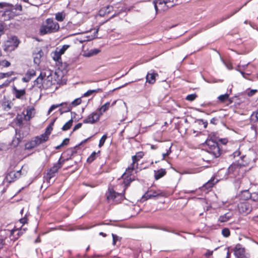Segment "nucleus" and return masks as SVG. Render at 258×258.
<instances>
[{"instance_id":"obj_1","label":"nucleus","mask_w":258,"mask_h":258,"mask_svg":"<svg viewBox=\"0 0 258 258\" xmlns=\"http://www.w3.org/2000/svg\"><path fill=\"white\" fill-rule=\"evenodd\" d=\"M241 160V163L238 161L237 163H234L228 167L227 173L229 177L239 179L244 176L247 171L249 162L245 156H242Z\"/></svg>"},{"instance_id":"obj_2","label":"nucleus","mask_w":258,"mask_h":258,"mask_svg":"<svg viewBox=\"0 0 258 258\" xmlns=\"http://www.w3.org/2000/svg\"><path fill=\"white\" fill-rule=\"evenodd\" d=\"M206 150L212 154L214 158L219 157L222 152L218 143V137L214 133H212L208 135L204 144Z\"/></svg>"},{"instance_id":"obj_3","label":"nucleus","mask_w":258,"mask_h":258,"mask_svg":"<svg viewBox=\"0 0 258 258\" xmlns=\"http://www.w3.org/2000/svg\"><path fill=\"white\" fill-rule=\"evenodd\" d=\"M23 7L21 4H17L15 5L10 4L4 11H0V19L3 21H8L21 15Z\"/></svg>"},{"instance_id":"obj_4","label":"nucleus","mask_w":258,"mask_h":258,"mask_svg":"<svg viewBox=\"0 0 258 258\" xmlns=\"http://www.w3.org/2000/svg\"><path fill=\"white\" fill-rule=\"evenodd\" d=\"M59 29V24L55 22L52 18H47L40 26L39 32L40 35L55 33Z\"/></svg>"},{"instance_id":"obj_5","label":"nucleus","mask_w":258,"mask_h":258,"mask_svg":"<svg viewBox=\"0 0 258 258\" xmlns=\"http://www.w3.org/2000/svg\"><path fill=\"white\" fill-rule=\"evenodd\" d=\"M19 43V40L16 36L9 37L4 43V50L6 52L12 51L18 46Z\"/></svg>"},{"instance_id":"obj_6","label":"nucleus","mask_w":258,"mask_h":258,"mask_svg":"<svg viewBox=\"0 0 258 258\" xmlns=\"http://www.w3.org/2000/svg\"><path fill=\"white\" fill-rule=\"evenodd\" d=\"M51 85V82L48 78H45V76H42V73L34 81V85L41 89H47L50 87Z\"/></svg>"},{"instance_id":"obj_7","label":"nucleus","mask_w":258,"mask_h":258,"mask_svg":"<svg viewBox=\"0 0 258 258\" xmlns=\"http://www.w3.org/2000/svg\"><path fill=\"white\" fill-rule=\"evenodd\" d=\"M60 107L58 109V111L60 114H62L63 113L68 112L72 110V107L70 103L67 102H62L60 104H53L49 108L47 114H50V113L55 109Z\"/></svg>"},{"instance_id":"obj_8","label":"nucleus","mask_w":258,"mask_h":258,"mask_svg":"<svg viewBox=\"0 0 258 258\" xmlns=\"http://www.w3.org/2000/svg\"><path fill=\"white\" fill-rule=\"evenodd\" d=\"M237 208L239 213L244 215L249 214L252 210V205L247 200H245L238 203Z\"/></svg>"},{"instance_id":"obj_9","label":"nucleus","mask_w":258,"mask_h":258,"mask_svg":"<svg viewBox=\"0 0 258 258\" xmlns=\"http://www.w3.org/2000/svg\"><path fill=\"white\" fill-rule=\"evenodd\" d=\"M61 156H60L57 162L54 163L53 166L51 167L48 171L47 176L49 179L54 177L55 176V174L58 172V170L62 166L65 160H61Z\"/></svg>"},{"instance_id":"obj_10","label":"nucleus","mask_w":258,"mask_h":258,"mask_svg":"<svg viewBox=\"0 0 258 258\" xmlns=\"http://www.w3.org/2000/svg\"><path fill=\"white\" fill-rule=\"evenodd\" d=\"M166 193L160 189L154 190L153 189H149L143 196V198L146 200L159 198V197H166Z\"/></svg>"},{"instance_id":"obj_11","label":"nucleus","mask_w":258,"mask_h":258,"mask_svg":"<svg viewBox=\"0 0 258 258\" xmlns=\"http://www.w3.org/2000/svg\"><path fill=\"white\" fill-rule=\"evenodd\" d=\"M233 252L236 258H244L245 257V248L240 243L235 245L233 249Z\"/></svg>"},{"instance_id":"obj_12","label":"nucleus","mask_w":258,"mask_h":258,"mask_svg":"<svg viewBox=\"0 0 258 258\" xmlns=\"http://www.w3.org/2000/svg\"><path fill=\"white\" fill-rule=\"evenodd\" d=\"M21 170L17 171H12L7 173L6 176V179L8 182L11 183L19 178L21 176Z\"/></svg>"},{"instance_id":"obj_13","label":"nucleus","mask_w":258,"mask_h":258,"mask_svg":"<svg viewBox=\"0 0 258 258\" xmlns=\"http://www.w3.org/2000/svg\"><path fill=\"white\" fill-rule=\"evenodd\" d=\"M51 130H45L44 134L34 138L38 145L48 140L49 137L51 134Z\"/></svg>"},{"instance_id":"obj_14","label":"nucleus","mask_w":258,"mask_h":258,"mask_svg":"<svg viewBox=\"0 0 258 258\" xmlns=\"http://www.w3.org/2000/svg\"><path fill=\"white\" fill-rule=\"evenodd\" d=\"M16 134L15 138L12 141V145L14 147H17L21 142L24 138L23 130H15Z\"/></svg>"},{"instance_id":"obj_15","label":"nucleus","mask_w":258,"mask_h":258,"mask_svg":"<svg viewBox=\"0 0 258 258\" xmlns=\"http://www.w3.org/2000/svg\"><path fill=\"white\" fill-rule=\"evenodd\" d=\"M118 197H121L120 194L115 192L113 188L109 187L108 191L106 192V197L108 202L110 201H116V198Z\"/></svg>"},{"instance_id":"obj_16","label":"nucleus","mask_w":258,"mask_h":258,"mask_svg":"<svg viewBox=\"0 0 258 258\" xmlns=\"http://www.w3.org/2000/svg\"><path fill=\"white\" fill-rule=\"evenodd\" d=\"M101 114L97 112H93L84 120V123H93L99 119Z\"/></svg>"},{"instance_id":"obj_17","label":"nucleus","mask_w":258,"mask_h":258,"mask_svg":"<svg viewBox=\"0 0 258 258\" xmlns=\"http://www.w3.org/2000/svg\"><path fill=\"white\" fill-rule=\"evenodd\" d=\"M35 108L33 106H28L26 108V113L24 112V119L28 121L33 117L35 115Z\"/></svg>"},{"instance_id":"obj_18","label":"nucleus","mask_w":258,"mask_h":258,"mask_svg":"<svg viewBox=\"0 0 258 258\" xmlns=\"http://www.w3.org/2000/svg\"><path fill=\"white\" fill-rule=\"evenodd\" d=\"M13 93L17 99H23L26 94V91L25 89H18L16 87H14Z\"/></svg>"},{"instance_id":"obj_19","label":"nucleus","mask_w":258,"mask_h":258,"mask_svg":"<svg viewBox=\"0 0 258 258\" xmlns=\"http://www.w3.org/2000/svg\"><path fill=\"white\" fill-rule=\"evenodd\" d=\"M158 76V74L157 73H148L146 77V82L154 84L156 82V78Z\"/></svg>"},{"instance_id":"obj_20","label":"nucleus","mask_w":258,"mask_h":258,"mask_svg":"<svg viewBox=\"0 0 258 258\" xmlns=\"http://www.w3.org/2000/svg\"><path fill=\"white\" fill-rule=\"evenodd\" d=\"M215 177H212L211 179H210L205 184H204L202 188L207 190H209L212 188L214 185L218 182V180L215 181Z\"/></svg>"},{"instance_id":"obj_21","label":"nucleus","mask_w":258,"mask_h":258,"mask_svg":"<svg viewBox=\"0 0 258 258\" xmlns=\"http://www.w3.org/2000/svg\"><path fill=\"white\" fill-rule=\"evenodd\" d=\"M138 168V166L137 165L134 164L133 163H131L128 167L126 169L125 172H124V176H126V175L132 176L133 174V172L136 169Z\"/></svg>"},{"instance_id":"obj_22","label":"nucleus","mask_w":258,"mask_h":258,"mask_svg":"<svg viewBox=\"0 0 258 258\" xmlns=\"http://www.w3.org/2000/svg\"><path fill=\"white\" fill-rule=\"evenodd\" d=\"M121 177L123 179V183L125 187V189L126 188V187L130 185V183L134 180V178L132 177L131 176L126 175L125 176H124V173L122 175Z\"/></svg>"},{"instance_id":"obj_23","label":"nucleus","mask_w":258,"mask_h":258,"mask_svg":"<svg viewBox=\"0 0 258 258\" xmlns=\"http://www.w3.org/2000/svg\"><path fill=\"white\" fill-rule=\"evenodd\" d=\"M144 153L143 152H139L136 153L135 155L132 156V163L137 165L138 166V161L143 158Z\"/></svg>"},{"instance_id":"obj_24","label":"nucleus","mask_w":258,"mask_h":258,"mask_svg":"<svg viewBox=\"0 0 258 258\" xmlns=\"http://www.w3.org/2000/svg\"><path fill=\"white\" fill-rule=\"evenodd\" d=\"M154 173V177L155 179L158 180L159 179L163 177L166 174V171L165 169L161 168L157 171L155 170Z\"/></svg>"},{"instance_id":"obj_25","label":"nucleus","mask_w":258,"mask_h":258,"mask_svg":"<svg viewBox=\"0 0 258 258\" xmlns=\"http://www.w3.org/2000/svg\"><path fill=\"white\" fill-rule=\"evenodd\" d=\"M38 146L35 138L33 140L27 142L25 145V149L26 150H31L36 146Z\"/></svg>"},{"instance_id":"obj_26","label":"nucleus","mask_w":258,"mask_h":258,"mask_svg":"<svg viewBox=\"0 0 258 258\" xmlns=\"http://www.w3.org/2000/svg\"><path fill=\"white\" fill-rule=\"evenodd\" d=\"M92 137V136H91L90 137H88V138H87V139H85L84 140L82 141L78 145H77L75 147H73V148H70L71 150H72L71 152L73 154V157H75L76 156V155L77 154V150H78V149H79L80 146L83 145V144H84L85 143H86L87 141H88Z\"/></svg>"},{"instance_id":"obj_27","label":"nucleus","mask_w":258,"mask_h":258,"mask_svg":"<svg viewBox=\"0 0 258 258\" xmlns=\"http://www.w3.org/2000/svg\"><path fill=\"white\" fill-rule=\"evenodd\" d=\"M34 62L37 64H39L41 62V59L43 55V52L40 50L38 52L34 53Z\"/></svg>"},{"instance_id":"obj_28","label":"nucleus","mask_w":258,"mask_h":258,"mask_svg":"<svg viewBox=\"0 0 258 258\" xmlns=\"http://www.w3.org/2000/svg\"><path fill=\"white\" fill-rule=\"evenodd\" d=\"M231 217L232 214L228 212L223 215H221L218 219V221L221 223L226 222L229 221Z\"/></svg>"},{"instance_id":"obj_29","label":"nucleus","mask_w":258,"mask_h":258,"mask_svg":"<svg viewBox=\"0 0 258 258\" xmlns=\"http://www.w3.org/2000/svg\"><path fill=\"white\" fill-rule=\"evenodd\" d=\"M218 99L221 103H225L227 101H229V103H231L232 102L231 99L229 98V95L227 93L220 95Z\"/></svg>"},{"instance_id":"obj_30","label":"nucleus","mask_w":258,"mask_h":258,"mask_svg":"<svg viewBox=\"0 0 258 258\" xmlns=\"http://www.w3.org/2000/svg\"><path fill=\"white\" fill-rule=\"evenodd\" d=\"M13 103L10 100H6L2 102L1 105L4 110L8 111L12 108Z\"/></svg>"},{"instance_id":"obj_31","label":"nucleus","mask_w":258,"mask_h":258,"mask_svg":"<svg viewBox=\"0 0 258 258\" xmlns=\"http://www.w3.org/2000/svg\"><path fill=\"white\" fill-rule=\"evenodd\" d=\"M100 154V151H98L97 152H93L91 153V154L89 156V157L87 159V162L89 163H91L93 162L98 156H99Z\"/></svg>"},{"instance_id":"obj_32","label":"nucleus","mask_w":258,"mask_h":258,"mask_svg":"<svg viewBox=\"0 0 258 258\" xmlns=\"http://www.w3.org/2000/svg\"><path fill=\"white\" fill-rule=\"evenodd\" d=\"M66 16L64 12H58L55 14V19L58 22H62L64 20Z\"/></svg>"},{"instance_id":"obj_33","label":"nucleus","mask_w":258,"mask_h":258,"mask_svg":"<svg viewBox=\"0 0 258 258\" xmlns=\"http://www.w3.org/2000/svg\"><path fill=\"white\" fill-rule=\"evenodd\" d=\"M110 106V103L109 102H107L105 103L104 105L101 106V107L99 108V113L102 115L103 113L105 112L106 110L108 109L109 107Z\"/></svg>"},{"instance_id":"obj_34","label":"nucleus","mask_w":258,"mask_h":258,"mask_svg":"<svg viewBox=\"0 0 258 258\" xmlns=\"http://www.w3.org/2000/svg\"><path fill=\"white\" fill-rule=\"evenodd\" d=\"M69 143H70V139L69 138H65L62 141V142H61V143L60 145H59L55 147V149L56 150H59V149H61V148L68 145L69 144Z\"/></svg>"},{"instance_id":"obj_35","label":"nucleus","mask_w":258,"mask_h":258,"mask_svg":"<svg viewBox=\"0 0 258 258\" xmlns=\"http://www.w3.org/2000/svg\"><path fill=\"white\" fill-rule=\"evenodd\" d=\"M72 150H71V149L70 148H68L65 152H64L63 153V155H64V156H67V158L65 160H68L69 159H71L72 158H73V154H72V153L71 152Z\"/></svg>"},{"instance_id":"obj_36","label":"nucleus","mask_w":258,"mask_h":258,"mask_svg":"<svg viewBox=\"0 0 258 258\" xmlns=\"http://www.w3.org/2000/svg\"><path fill=\"white\" fill-rule=\"evenodd\" d=\"M163 132H161L160 131L156 132L154 135V139L156 141L158 142H162L163 141V139L161 137V135Z\"/></svg>"},{"instance_id":"obj_37","label":"nucleus","mask_w":258,"mask_h":258,"mask_svg":"<svg viewBox=\"0 0 258 258\" xmlns=\"http://www.w3.org/2000/svg\"><path fill=\"white\" fill-rule=\"evenodd\" d=\"M61 54L59 53L57 48L53 52L52 58L55 61H59L61 60Z\"/></svg>"},{"instance_id":"obj_38","label":"nucleus","mask_w":258,"mask_h":258,"mask_svg":"<svg viewBox=\"0 0 258 258\" xmlns=\"http://www.w3.org/2000/svg\"><path fill=\"white\" fill-rule=\"evenodd\" d=\"M82 102V100L81 97L76 98L70 103L72 108L81 104Z\"/></svg>"},{"instance_id":"obj_39","label":"nucleus","mask_w":258,"mask_h":258,"mask_svg":"<svg viewBox=\"0 0 258 258\" xmlns=\"http://www.w3.org/2000/svg\"><path fill=\"white\" fill-rule=\"evenodd\" d=\"M113 9V7L112 6H107L106 7L102 8L100 12H104L103 14H109L110 13Z\"/></svg>"},{"instance_id":"obj_40","label":"nucleus","mask_w":258,"mask_h":258,"mask_svg":"<svg viewBox=\"0 0 258 258\" xmlns=\"http://www.w3.org/2000/svg\"><path fill=\"white\" fill-rule=\"evenodd\" d=\"M73 119H71L63 125L61 129H70L73 125Z\"/></svg>"},{"instance_id":"obj_41","label":"nucleus","mask_w":258,"mask_h":258,"mask_svg":"<svg viewBox=\"0 0 258 258\" xmlns=\"http://www.w3.org/2000/svg\"><path fill=\"white\" fill-rule=\"evenodd\" d=\"M250 119L254 122L258 121V109L252 112L250 116Z\"/></svg>"},{"instance_id":"obj_42","label":"nucleus","mask_w":258,"mask_h":258,"mask_svg":"<svg viewBox=\"0 0 258 258\" xmlns=\"http://www.w3.org/2000/svg\"><path fill=\"white\" fill-rule=\"evenodd\" d=\"M10 65L11 63L6 59L0 60V67L1 68L9 67V66H10Z\"/></svg>"},{"instance_id":"obj_43","label":"nucleus","mask_w":258,"mask_h":258,"mask_svg":"<svg viewBox=\"0 0 258 258\" xmlns=\"http://www.w3.org/2000/svg\"><path fill=\"white\" fill-rule=\"evenodd\" d=\"M222 234L225 237H228L230 235V230L228 228H224L222 230Z\"/></svg>"},{"instance_id":"obj_44","label":"nucleus","mask_w":258,"mask_h":258,"mask_svg":"<svg viewBox=\"0 0 258 258\" xmlns=\"http://www.w3.org/2000/svg\"><path fill=\"white\" fill-rule=\"evenodd\" d=\"M198 97V95L196 94H191L188 95L186 98L185 99L186 100H188L189 101H192L195 100Z\"/></svg>"},{"instance_id":"obj_45","label":"nucleus","mask_w":258,"mask_h":258,"mask_svg":"<svg viewBox=\"0 0 258 258\" xmlns=\"http://www.w3.org/2000/svg\"><path fill=\"white\" fill-rule=\"evenodd\" d=\"M7 85L4 84L0 85V100L2 99V97L4 96V94L6 92V86Z\"/></svg>"},{"instance_id":"obj_46","label":"nucleus","mask_w":258,"mask_h":258,"mask_svg":"<svg viewBox=\"0 0 258 258\" xmlns=\"http://www.w3.org/2000/svg\"><path fill=\"white\" fill-rule=\"evenodd\" d=\"M26 74L31 79L32 77L36 76V71L33 69H29Z\"/></svg>"},{"instance_id":"obj_47","label":"nucleus","mask_w":258,"mask_h":258,"mask_svg":"<svg viewBox=\"0 0 258 258\" xmlns=\"http://www.w3.org/2000/svg\"><path fill=\"white\" fill-rule=\"evenodd\" d=\"M107 138V136L106 134L104 135L101 137V138L100 139V140L99 141V147H101L102 146H103V145L104 144V143L105 142V141H106Z\"/></svg>"},{"instance_id":"obj_48","label":"nucleus","mask_w":258,"mask_h":258,"mask_svg":"<svg viewBox=\"0 0 258 258\" xmlns=\"http://www.w3.org/2000/svg\"><path fill=\"white\" fill-rule=\"evenodd\" d=\"M70 45H64L62 46V47L59 49L58 51L60 54H63L65 51L69 48Z\"/></svg>"},{"instance_id":"obj_49","label":"nucleus","mask_w":258,"mask_h":258,"mask_svg":"<svg viewBox=\"0 0 258 258\" xmlns=\"http://www.w3.org/2000/svg\"><path fill=\"white\" fill-rule=\"evenodd\" d=\"M241 7L239 9H238V10H236L234 11V12H231L230 14L227 15L225 18H222V21H224V20H226L227 19H229V18H230L232 16H233L237 12H238L241 9Z\"/></svg>"},{"instance_id":"obj_50","label":"nucleus","mask_w":258,"mask_h":258,"mask_svg":"<svg viewBox=\"0 0 258 258\" xmlns=\"http://www.w3.org/2000/svg\"><path fill=\"white\" fill-rule=\"evenodd\" d=\"M172 146V144H171L168 149L167 150L166 153L162 154L163 159H164L166 157L168 156L171 153V149Z\"/></svg>"},{"instance_id":"obj_51","label":"nucleus","mask_w":258,"mask_h":258,"mask_svg":"<svg viewBox=\"0 0 258 258\" xmlns=\"http://www.w3.org/2000/svg\"><path fill=\"white\" fill-rule=\"evenodd\" d=\"M56 120V118L51 119L50 120L49 124L46 127V129H53V126L54 123L55 122Z\"/></svg>"},{"instance_id":"obj_52","label":"nucleus","mask_w":258,"mask_h":258,"mask_svg":"<svg viewBox=\"0 0 258 258\" xmlns=\"http://www.w3.org/2000/svg\"><path fill=\"white\" fill-rule=\"evenodd\" d=\"M13 74V73L12 72H8L6 73H1V74H0V78H5V77H10Z\"/></svg>"},{"instance_id":"obj_53","label":"nucleus","mask_w":258,"mask_h":258,"mask_svg":"<svg viewBox=\"0 0 258 258\" xmlns=\"http://www.w3.org/2000/svg\"><path fill=\"white\" fill-rule=\"evenodd\" d=\"M218 141H219L223 145H226L227 143L228 142V140L227 138L219 139L218 137Z\"/></svg>"},{"instance_id":"obj_54","label":"nucleus","mask_w":258,"mask_h":258,"mask_svg":"<svg viewBox=\"0 0 258 258\" xmlns=\"http://www.w3.org/2000/svg\"><path fill=\"white\" fill-rule=\"evenodd\" d=\"M112 239H113V242L112 244L113 245H115L116 243V242L118 240V237L117 235L112 233Z\"/></svg>"},{"instance_id":"obj_55","label":"nucleus","mask_w":258,"mask_h":258,"mask_svg":"<svg viewBox=\"0 0 258 258\" xmlns=\"http://www.w3.org/2000/svg\"><path fill=\"white\" fill-rule=\"evenodd\" d=\"M27 221H28V218L26 216H25L24 217L22 218H21L20 220H19V222L21 224H22V225L25 224L26 223H27Z\"/></svg>"},{"instance_id":"obj_56","label":"nucleus","mask_w":258,"mask_h":258,"mask_svg":"<svg viewBox=\"0 0 258 258\" xmlns=\"http://www.w3.org/2000/svg\"><path fill=\"white\" fill-rule=\"evenodd\" d=\"M199 123L200 124H201V125H203V127L204 128H206L207 127V125H208L207 121H204L203 119H201V120H199Z\"/></svg>"},{"instance_id":"obj_57","label":"nucleus","mask_w":258,"mask_h":258,"mask_svg":"<svg viewBox=\"0 0 258 258\" xmlns=\"http://www.w3.org/2000/svg\"><path fill=\"white\" fill-rule=\"evenodd\" d=\"M16 119L17 120V124L20 126L23 123L22 117L21 116L19 117V116H17Z\"/></svg>"},{"instance_id":"obj_58","label":"nucleus","mask_w":258,"mask_h":258,"mask_svg":"<svg viewBox=\"0 0 258 258\" xmlns=\"http://www.w3.org/2000/svg\"><path fill=\"white\" fill-rule=\"evenodd\" d=\"M11 4L7 3L5 2H1L0 3V8H7Z\"/></svg>"},{"instance_id":"obj_59","label":"nucleus","mask_w":258,"mask_h":258,"mask_svg":"<svg viewBox=\"0 0 258 258\" xmlns=\"http://www.w3.org/2000/svg\"><path fill=\"white\" fill-rule=\"evenodd\" d=\"M213 251L207 250L206 252L205 253V256L206 258H209L213 254Z\"/></svg>"},{"instance_id":"obj_60","label":"nucleus","mask_w":258,"mask_h":258,"mask_svg":"<svg viewBox=\"0 0 258 258\" xmlns=\"http://www.w3.org/2000/svg\"><path fill=\"white\" fill-rule=\"evenodd\" d=\"M92 93H102L103 90L101 88H97L96 89L91 90Z\"/></svg>"},{"instance_id":"obj_61","label":"nucleus","mask_w":258,"mask_h":258,"mask_svg":"<svg viewBox=\"0 0 258 258\" xmlns=\"http://www.w3.org/2000/svg\"><path fill=\"white\" fill-rule=\"evenodd\" d=\"M31 79L26 74H25V76L22 79L23 82L26 83L29 82Z\"/></svg>"},{"instance_id":"obj_62","label":"nucleus","mask_w":258,"mask_h":258,"mask_svg":"<svg viewBox=\"0 0 258 258\" xmlns=\"http://www.w3.org/2000/svg\"><path fill=\"white\" fill-rule=\"evenodd\" d=\"M92 94L91 90H88L86 93H85L82 97H88Z\"/></svg>"},{"instance_id":"obj_63","label":"nucleus","mask_w":258,"mask_h":258,"mask_svg":"<svg viewBox=\"0 0 258 258\" xmlns=\"http://www.w3.org/2000/svg\"><path fill=\"white\" fill-rule=\"evenodd\" d=\"M5 244V240L2 238L0 237V249H2Z\"/></svg>"},{"instance_id":"obj_64","label":"nucleus","mask_w":258,"mask_h":258,"mask_svg":"<svg viewBox=\"0 0 258 258\" xmlns=\"http://www.w3.org/2000/svg\"><path fill=\"white\" fill-rule=\"evenodd\" d=\"M82 123H78L75 125L73 129H79L82 127Z\"/></svg>"}]
</instances>
